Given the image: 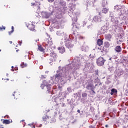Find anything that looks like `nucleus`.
<instances>
[{
    "instance_id": "obj_18",
    "label": "nucleus",
    "mask_w": 128,
    "mask_h": 128,
    "mask_svg": "<svg viewBox=\"0 0 128 128\" xmlns=\"http://www.w3.org/2000/svg\"><path fill=\"white\" fill-rule=\"evenodd\" d=\"M82 52H88V46H82Z\"/></svg>"
},
{
    "instance_id": "obj_10",
    "label": "nucleus",
    "mask_w": 128,
    "mask_h": 128,
    "mask_svg": "<svg viewBox=\"0 0 128 128\" xmlns=\"http://www.w3.org/2000/svg\"><path fill=\"white\" fill-rule=\"evenodd\" d=\"M42 16L43 18H50V14L46 12H42Z\"/></svg>"
},
{
    "instance_id": "obj_43",
    "label": "nucleus",
    "mask_w": 128,
    "mask_h": 128,
    "mask_svg": "<svg viewBox=\"0 0 128 128\" xmlns=\"http://www.w3.org/2000/svg\"><path fill=\"white\" fill-rule=\"evenodd\" d=\"M12 34V31L8 32L9 36H10V34Z\"/></svg>"
},
{
    "instance_id": "obj_13",
    "label": "nucleus",
    "mask_w": 128,
    "mask_h": 128,
    "mask_svg": "<svg viewBox=\"0 0 128 128\" xmlns=\"http://www.w3.org/2000/svg\"><path fill=\"white\" fill-rule=\"evenodd\" d=\"M58 4L62 6H66V3L64 0H59Z\"/></svg>"
},
{
    "instance_id": "obj_40",
    "label": "nucleus",
    "mask_w": 128,
    "mask_h": 128,
    "mask_svg": "<svg viewBox=\"0 0 128 128\" xmlns=\"http://www.w3.org/2000/svg\"><path fill=\"white\" fill-rule=\"evenodd\" d=\"M101 32H102V34H104V32H106V31H104V30L102 29L101 30Z\"/></svg>"
},
{
    "instance_id": "obj_3",
    "label": "nucleus",
    "mask_w": 128,
    "mask_h": 128,
    "mask_svg": "<svg viewBox=\"0 0 128 128\" xmlns=\"http://www.w3.org/2000/svg\"><path fill=\"white\" fill-rule=\"evenodd\" d=\"M64 42H65V46L67 48H68L70 50L74 46V44H72V42L68 40V38H62L61 40V42H60V44H64Z\"/></svg>"
},
{
    "instance_id": "obj_63",
    "label": "nucleus",
    "mask_w": 128,
    "mask_h": 128,
    "mask_svg": "<svg viewBox=\"0 0 128 128\" xmlns=\"http://www.w3.org/2000/svg\"><path fill=\"white\" fill-rule=\"evenodd\" d=\"M42 66H40V68L42 69Z\"/></svg>"
},
{
    "instance_id": "obj_2",
    "label": "nucleus",
    "mask_w": 128,
    "mask_h": 128,
    "mask_svg": "<svg viewBox=\"0 0 128 128\" xmlns=\"http://www.w3.org/2000/svg\"><path fill=\"white\" fill-rule=\"evenodd\" d=\"M110 18H111V22H112L110 28H112V30H116L118 28H119V26H122L124 22H120V24H118V18H114L112 14H110Z\"/></svg>"
},
{
    "instance_id": "obj_1",
    "label": "nucleus",
    "mask_w": 128,
    "mask_h": 128,
    "mask_svg": "<svg viewBox=\"0 0 128 128\" xmlns=\"http://www.w3.org/2000/svg\"><path fill=\"white\" fill-rule=\"evenodd\" d=\"M88 58L86 56H84L81 57V60L78 61V58H76L74 59L71 64L66 66L65 67L59 66L58 70H57L55 76V84H64L66 82V78L70 76V74H74V72L76 70L80 68V66H86L87 64L90 66V64H94V60L92 58Z\"/></svg>"
},
{
    "instance_id": "obj_28",
    "label": "nucleus",
    "mask_w": 128,
    "mask_h": 128,
    "mask_svg": "<svg viewBox=\"0 0 128 128\" xmlns=\"http://www.w3.org/2000/svg\"><path fill=\"white\" fill-rule=\"evenodd\" d=\"M106 4H108V2H106V1L103 0L102 1V6H106Z\"/></svg>"
},
{
    "instance_id": "obj_7",
    "label": "nucleus",
    "mask_w": 128,
    "mask_h": 128,
    "mask_svg": "<svg viewBox=\"0 0 128 128\" xmlns=\"http://www.w3.org/2000/svg\"><path fill=\"white\" fill-rule=\"evenodd\" d=\"M92 22H96V24H98V22H102V18L100 16H94L93 18V20H92Z\"/></svg>"
},
{
    "instance_id": "obj_26",
    "label": "nucleus",
    "mask_w": 128,
    "mask_h": 128,
    "mask_svg": "<svg viewBox=\"0 0 128 128\" xmlns=\"http://www.w3.org/2000/svg\"><path fill=\"white\" fill-rule=\"evenodd\" d=\"M22 68H26L28 64H24V62H22V64L20 65Z\"/></svg>"
},
{
    "instance_id": "obj_25",
    "label": "nucleus",
    "mask_w": 128,
    "mask_h": 128,
    "mask_svg": "<svg viewBox=\"0 0 128 128\" xmlns=\"http://www.w3.org/2000/svg\"><path fill=\"white\" fill-rule=\"evenodd\" d=\"M110 43L108 42H105L104 43V46L105 48H110Z\"/></svg>"
},
{
    "instance_id": "obj_55",
    "label": "nucleus",
    "mask_w": 128,
    "mask_h": 128,
    "mask_svg": "<svg viewBox=\"0 0 128 128\" xmlns=\"http://www.w3.org/2000/svg\"><path fill=\"white\" fill-rule=\"evenodd\" d=\"M42 124H40V126H39V128H40L42 126Z\"/></svg>"
},
{
    "instance_id": "obj_23",
    "label": "nucleus",
    "mask_w": 128,
    "mask_h": 128,
    "mask_svg": "<svg viewBox=\"0 0 128 128\" xmlns=\"http://www.w3.org/2000/svg\"><path fill=\"white\" fill-rule=\"evenodd\" d=\"M3 124H10V121L8 120H3Z\"/></svg>"
},
{
    "instance_id": "obj_51",
    "label": "nucleus",
    "mask_w": 128,
    "mask_h": 128,
    "mask_svg": "<svg viewBox=\"0 0 128 128\" xmlns=\"http://www.w3.org/2000/svg\"><path fill=\"white\" fill-rule=\"evenodd\" d=\"M66 106V104H62V106Z\"/></svg>"
},
{
    "instance_id": "obj_57",
    "label": "nucleus",
    "mask_w": 128,
    "mask_h": 128,
    "mask_svg": "<svg viewBox=\"0 0 128 128\" xmlns=\"http://www.w3.org/2000/svg\"><path fill=\"white\" fill-rule=\"evenodd\" d=\"M12 96H14V94H12Z\"/></svg>"
},
{
    "instance_id": "obj_61",
    "label": "nucleus",
    "mask_w": 128,
    "mask_h": 128,
    "mask_svg": "<svg viewBox=\"0 0 128 128\" xmlns=\"http://www.w3.org/2000/svg\"><path fill=\"white\" fill-rule=\"evenodd\" d=\"M12 68H14V66H12Z\"/></svg>"
},
{
    "instance_id": "obj_16",
    "label": "nucleus",
    "mask_w": 128,
    "mask_h": 128,
    "mask_svg": "<svg viewBox=\"0 0 128 128\" xmlns=\"http://www.w3.org/2000/svg\"><path fill=\"white\" fill-rule=\"evenodd\" d=\"M122 8V6L120 5H116L114 6V10L116 11L120 10Z\"/></svg>"
},
{
    "instance_id": "obj_58",
    "label": "nucleus",
    "mask_w": 128,
    "mask_h": 128,
    "mask_svg": "<svg viewBox=\"0 0 128 128\" xmlns=\"http://www.w3.org/2000/svg\"><path fill=\"white\" fill-rule=\"evenodd\" d=\"M105 126H106V128H108V125H106Z\"/></svg>"
},
{
    "instance_id": "obj_39",
    "label": "nucleus",
    "mask_w": 128,
    "mask_h": 128,
    "mask_svg": "<svg viewBox=\"0 0 128 128\" xmlns=\"http://www.w3.org/2000/svg\"><path fill=\"white\" fill-rule=\"evenodd\" d=\"M28 126H32V128H36V126L32 124H28Z\"/></svg>"
},
{
    "instance_id": "obj_22",
    "label": "nucleus",
    "mask_w": 128,
    "mask_h": 128,
    "mask_svg": "<svg viewBox=\"0 0 128 128\" xmlns=\"http://www.w3.org/2000/svg\"><path fill=\"white\" fill-rule=\"evenodd\" d=\"M97 44L99 46H100L102 44V40L100 39H98L97 41Z\"/></svg>"
},
{
    "instance_id": "obj_15",
    "label": "nucleus",
    "mask_w": 128,
    "mask_h": 128,
    "mask_svg": "<svg viewBox=\"0 0 128 128\" xmlns=\"http://www.w3.org/2000/svg\"><path fill=\"white\" fill-rule=\"evenodd\" d=\"M38 50H40V52H44V48L40 44H38Z\"/></svg>"
},
{
    "instance_id": "obj_44",
    "label": "nucleus",
    "mask_w": 128,
    "mask_h": 128,
    "mask_svg": "<svg viewBox=\"0 0 128 128\" xmlns=\"http://www.w3.org/2000/svg\"><path fill=\"white\" fill-rule=\"evenodd\" d=\"M69 38H73L72 35H70V36H69Z\"/></svg>"
},
{
    "instance_id": "obj_59",
    "label": "nucleus",
    "mask_w": 128,
    "mask_h": 128,
    "mask_svg": "<svg viewBox=\"0 0 128 128\" xmlns=\"http://www.w3.org/2000/svg\"><path fill=\"white\" fill-rule=\"evenodd\" d=\"M109 60H112V58H110Z\"/></svg>"
},
{
    "instance_id": "obj_41",
    "label": "nucleus",
    "mask_w": 128,
    "mask_h": 128,
    "mask_svg": "<svg viewBox=\"0 0 128 128\" xmlns=\"http://www.w3.org/2000/svg\"><path fill=\"white\" fill-rule=\"evenodd\" d=\"M41 78H46V76H41Z\"/></svg>"
},
{
    "instance_id": "obj_17",
    "label": "nucleus",
    "mask_w": 128,
    "mask_h": 128,
    "mask_svg": "<svg viewBox=\"0 0 128 128\" xmlns=\"http://www.w3.org/2000/svg\"><path fill=\"white\" fill-rule=\"evenodd\" d=\"M72 26H73L72 30H74V32H73V34H76L74 30H76V28H78V26H76V24H74V23L72 24Z\"/></svg>"
},
{
    "instance_id": "obj_50",
    "label": "nucleus",
    "mask_w": 128,
    "mask_h": 128,
    "mask_svg": "<svg viewBox=\"0 0 128 128\" xmlns=\"http://www.w3.org/2000/svg\"><path fill=\"white\" fill-rule=\"evenodd\" d=\"M45 74H48V71H46Z\"/></svg>"
},
{
    "instance_id": "obj_47",
    "label": "nucleus",
    "mask_w": 128,
    "mask_h": 128,
    "mask_svg": "<svg viewBox=\"0 0 128 128\" xmlns=\"http://www.w3.org/2000/svg\"><path fill=\"white\" fill-rule=\"evenodd\" d=\"M32 6H36V4L35 3H32Z\"/></svg>"
},
{
    "instance_id": "obj_52",
    "label": "nucleus",
    "mask_w": 128,
    "mask_h": 128,
    "mask_svg": "<svg viewBox=\"0 0 128 128\" xmlns=\"http://www.w3.org/2000/svg\"><path fill=\"white\" fill-rule=\"evenodd\" d=\"M126 66L128 67V60L126 62Z\"/></svg>"
},
{
    "instance_id": "obj_33",
    "label": "nucleus",
    "mask_w": 128,
    "mask_h": 128,
    "mask_svg": "<svg viewBox=\"0 0 128 128\" xmlns=\"http://www.w3.org/2000/svg\"><path fill=\"white\" fill-rule=\"evenodd\" d=\"M88 28L89 30H92V24H90L88 26Z\"/></svg>"
},
{
    "instance_id": "obj_32",
    "label": "nucleus",
    "mask_w": 128,
    "mask_h": 128,
    "mask_svg": "<svg viewBox=\"0 0 128 128\" xmlns=\"http://www.w3.org/2000/svg\"><path fill=\"white\" fill-rule=\"evenodd\" d=\"M72 20H73V22H78V18H76V17H75L74 18H72Z\"/></svg>"
},
{
    "instance_id": "obj_31",
    "label": "nucleus",
    "mask_w": 128,
    "mask_h": 128,
    "mask_svg": "<svg viewBox=\"0 0 128 128\" xmlns=\"http://www.w3.org/2000/svg\"><path fill=\"white\" fill-rule=\"evenodd\" d=\"M86 24H88V21L86 20L83 21V26H84Z\"/></svg>"
},
{
    "instance_id": "obj_14",
    "label": "nucleus",
    "mask_w": 128,
    "mask_h": 128,
    "mask_svg": "<svg viewBox=\"0 0 128 128\" xmlns=\"http://www.w3.org/2000/svg\"><path fill=\"white\" fill-rule=\"evenodd\" d=\"M27 28H28L29 30H32L34 32V24H28V26H27Z\"/></svg>"
},
{
    "instance_id": "obj_62",
    "label": "nucleus",
    "mask_w": 128,
    "mask_h": 128,
    "mask_svg": "<svg viewBox=\"0 0 128 128\" xmlns=\"http://www.w3.org/2000/svg\"><path fill=\"white\" fill-rule=\"evenodd\" d=\"M6 80H9V79H8V78H7V79H6Z\"/></svg>"
},
{
    "instance_id": "obj_64",
    "label": "nucleus",
    "mask_w": 128,
    "mask_h": 128,
    "mask_svg": "<svg viewBox=\"0 0 128 128\" xmlns=\"http://www.w3.org/2000/svg\"><path fill=\"white\" fill-rule=\"evenodd\" d=\"M99 15L100 16V13H99Z\"/></svg>"
},
{
    "instance_id": "obj_53",
    "label": "nucleus",
    "mask_w": 128,
    "mask_h": 128,
    "mask_svg": "<svg viewBox=\"0 0 128 128\" xmlns=\"http://www.w3.org/2000/svg\"><path fill=\"white\" fill-rule=\"evenodd\" d=\"M9 42H10V44H12V41H10Z\"/></svg>"
},
{
    "instance_id": "obj_6",
    "label": "nucleus",
    "mask_w": 128,
    "mask_h": 128,
    "mask_svg": "<svg viewBox=\"0 0 128 128\" xmlns=\"http://www.w3.org/2000/svg\"><path fill=\"white\" fill-rule=\"evenodd\" d=\"M104 62H106V60L102 57H100L97 60V64L99 66H102L104 64Z\"/></svg>"
},
{
    "instance_id": "obj_36",
    "label": "nucleus",
    "mask_w": 128,
    "mask_h": 128,
    "mask_svg": "<svg viewBox=\"0 0 128 128\" xmlns=\"http://www.w3.org/2000/svg\"><path fill=\"white\" fill-rule=\"evenodd\" d=\"M48 2H54V0H48Z\"/></svg>"
},
{
    "instance_id": "obj_54",
    "label": "nucleus",
    "mask_w": 128,
    "mask_h": 128,
    "mask_svg": "<svg viewBox=\"0 0 128 128\" xmlns=\"http://www.w3.org/2000/svg\"><path fill=\"white\" fill-rule=\"evenodd\" d=\"M92 92H94V94H96V92H94V90H92Z\"/></svg>"
},
{
    "instance_id": "obj_45",
    "label": "nucleus",
    "mask_w": 128,
    "mask_h": 128,
    "mask_svg": "<svg viewBox=\"0 0 128 128\" xmlns=\"http://www.w3.org/2000/svg\"><path fill=\"white\" fill-rule=\"evenodd\" d=\"M19 46H22V41L21 42L20 41H18Z\"/></svg>"
},
{
    "instance_id": "obj_21",
    "label": "nucleus",
    "mask_w": 128,
    "mask_h": 128,
    "mask_svg": "<svg viewBox=\"0 0 128 128\" xmlns=\"http://www.w3.org/2000/svg\"><path fill=\"white\" fill-rule=\"evenodd\" d=\"M108 8H103L102 9V12L103 14H108Z\"/></svg>"
},
{
    "instance_id": "obj_11",
    "label": "nucleus",
    "mask_w": 128,
    "mask_h": 128,
    "mask_svg": "<svg viewBox=\"0 0 128 128\" xmlns=\"http://www.w3.org/2000/svg\"><path fill=\"white\" fill-rule=\"evenodd\" d=\"M86 88L90 90H94V86L92 84H88L86 86Z\"/></svg>"
},
{
    "instance_id": "obj_24",
    "label": "nucleus",
    "mask_w": 128,
    "mask_h": 128,
    "mask_svg": "<svg viewBox=\"0 0 128 128\" xmlns=\"http://www.w3.org/2000/svg\"><path fill=\"white\" fill-rule=\"evenodd\" d=\"M49 118L48 116L46 115L42 117V120L44 122H46V120H48Z\"/></svg>"
},
{
    "instance_id": "obj_4",
    "label": "nucleus",
    "mask_w": 128,
    "mask_h": 128,
    "mask_svg": "<svg viewBox=\"0 0 128 128\" xmlns=\"http://www.w3.org/2000/svg\"><path fill=\"white\" fill-rule=\"evenodd\" d=\"M50 86V84H48V82L44 81L42 84H41L40 88L42 90H46L48 94L52 92V86Z\"/></svg>"
},
{
    "instance_id": "obj_5",
    "label": "nucleus",
    "mask_w": 128,
    "mask_h": 128,
    "mask_svg": "<svg viewBox=\"0 0 128 128\" xmlns=\"http://www.w3.org/2000/svg\"><path fill=\"white\" fill-rule=\"evenodd\" d=\"M46 38L47 40V43H44V44L47 48H50L53 44L52 41V38H50V35L47 34V38Z\"/></svg>"
},
{
    "instance_id": "obj_35",
    "label": "nucleus",
    "mask_w": 128,
    "mask_h": 128,
    "mask_svg": "<svg viewBox=\"0 0 128 128\" xmlns=\"http://www.w3.org/2000/svg\"><path fill=\"white\" fill-rule=\"evenodd\" d=\"M67 90L69 92H72V88H68Z\"/></svg>"
},
{
    "instance_id": "obj_46",
    "label": "nucleus",
    "mask_w": 128,
    "mask_h": 128,
    "mask_svg": "<svg viewBox=\"0 0 128 128\" xmlns=\"http://www.w3.org/2000/svg\"><path fill=\"white\" fill-rule=\"evenodd\" d=\"M90 128H96L94 126H90Z\"/></svg>"
},
{
    "instance_id": "obj_37",
    "label": "nucleus",
    "mask_w": 128,
    "mask_h": 128,
    "mask_svg": "<svg viewBox=\"0 0 128 128\" xmlns=\"http://www.w3.org/2000/svg\"><path fill=\"white\" fill-rule=\"evenodd\" d=\"M14 26H12V30H11V32H14Z\"/></svg>"
},
{
    "instance_id": "obj_30",
    "label": "nucleus",
    "mask_w": 128,
    "mask_h": 128,
    "mask_svg": "<svg viewBox=\"0 0 128 128\" xmlns=\"http://www.w3.org/2000/svg\"><path fill=\"white\" fill-rule=\"evenodd\" d=\"M76 38H79V40H82L83 38V37L80 36V35H78L76 36Z\"/></svg>"
},
{
    "instance_id": "obj_19",
    "label": "nucleus",
    "mask_w": 128,
    "mask_h": 128,
    "mask_svg": "<svg viewBox=\"0 0 128 128\" xmlns=\"http://www.w3.org/2000/svg\"><path fill=\"white\" fill-rule=\"evenodd\" d=\"M115 50L116 52H120V51L122 50V48H120V46H117L115 48Z\"/></svg>"
},
{
    "instance_id": "obj_34",
    "label": "nucleus",
    "mask_w": 128,
    "mask_h": 128,
    "mask_svg": "<svg viewBox=\"0 0 128 128\" xmlns=\"http://www.w3.org/2000/svg\"><path fill=\"white\" fill-rule=\"evenodd\" d=\"M124 71H121L120 72V73H118V76H122V74H124Z\"/></svg>"
},
{
    "instance_id": "obj_42",
    "label": "nucleus",
    "mask_w": 128,
    "mask_h": 128,
    "mask_svg": "<svg viewBox=\"0 0 128 128\" xmlns=\"http://www.w3.org/2000/svg\"><path fill=\"white\" fill-rule=\"evenodd\" d=\"M122 41L120 40L119 41H118L117 42V44H120V42H121Z\"/></svg>"
},
{
    "instance_id": "obj_56",
    "label": "nucleus",
    "mask_w": 128,
    "mask_h": 128,
    "mask_svg": "<svg viewBox=\"0 0 128 128\" xmlns=\"http://www.w3.org/2000/svg\"><path fill=\"white\" fill-rule=\"evenodd\" d=\"M6 76H8V74H6Z\"/></svg>"
},
{
    "instance_id": "obj_48",
    "label": "nucleus",
    "mask_w": 128,
    "mask_h": 128,
    "mask_svg": "<svg viewBox=\"0 0 128 128\" xmlns=\"http://www.w3.org/2000/svg\"><path fill=\"white\" fill-rule=\"evenodd\" d=\"M110 94H111V96H112V94H114V92H110Z\"/></svg>"
},
{
    "instance_id": "obj_27",
    "label": "nucleus",
    "mask_w": 128,
    "mask_h": 128,
    "mask_svg": "<svg viewBox=\"0 0 128 128\" xmlns=\"http://www.w3.org/2000/svg\"><path fill=\"white\" fill-rule=\"evenodd\" d=\"M88 96V94L86 92H82V98H86Z\"/></svg>"
},
{
    "instance_id": "obj_20",
    "label": "nucleus",
    "mask_w": 128,
    "mask_h": 128,
    "mask_svg": "<svg viewBox=\"0 0 128 128\" xmlns=\"http://www.w3.org/2000/svg\"><path fill=\"white\" fill-rule=\"evenodd\" d=\"M105 38L107 40H110V38H112V35L110 34H108L106 35Z\"/></svg>"
},
{
    "instance_id": "obj_12",
    "label": "nucleus",
    "mask_w": 128,
    "mask_h": 128,
    "mask_svg": "<svg viewBox=\"0 0 128 128\" xmlns=\"http://www.w3.org/2000/svg\"><path fill=\"white\" fill-rule=\"evenodd\" d=\"M58 48L60 54H64L66 52V49H64V46L58 47Z\"/></svg>"
},
{
    "instance_id": "obj_49",
    "label": "nucleus",
    "mask_w": 128,
    "mask_h": 128,
    "mask_svg": "<svg viewBox=\"0 0 128 128\" xmlns=\"http://www.w3.org/2000/svg\"><path fill=\"white\" fill-rule=\"evenodd\" d=\"M77 112H78L80 114V110H78Z\"/></svg>"
},
{
    "instance_id": "obj_9",
    "label": "nucleus",
    "mask_w": 128,
    "mask_h": 128,
    "mask_svg": "<svg viewBox=\"0 0 128 128\" xmlns=\"http://www.w3.org/2000/svg\"><path fill=\"white\" fill-rule=\"evenodd\" d=\"M56 34L57 36H62L63 38H64L63 39L64 40L68 38V36H66V34L64 33V32L63 31H57Z\"/></svg>"
},
{
    "instance_id": "obj_38",
    "label": "nucleus",
    "mask_w": 128,
    "mask_h": 128,
    "mask_svg": "<svg viewBox=\"0 0 128 128\" xmlns=\"http://www.w3.org/2000/svg\"><path fill=\"white\" fill-rule=\"evenodd\" d=\"M2 28L4 30H6V27L4 26H2V27H0V30H2Z\"/></svg>"
},
{
    "instance_id": "obj_29",
    "label": "nucleus",
    "mask_w": 128,
    "mask_h": 128,
    "mask_svg": "<svg viewBox=\"0 0 128 128\" xmlns=\"http://www.w3.org/2000/svg\"><path fill=\"white\" fill-rule=\"evenodd\" d=\"M111 92H113L114 94H116V92H118V91L116 90L114 88L112 89Z\"/></svg>"
},
{
    "instance_id": "obj_8",
    "label": "nucleus",
    "mask_w": 128,
    "mask_h": 128,
    "mask_svg": "<svg viewBox=\"0 0 128 128\" xmlns=\"http://www.w3.org/2000/svg\"><path fill=\"white\" fill-rule=\"evenodd\" d=\"M56 54L54 52H52L50 53V60L51 62H56Z\"/></svg>"
},
{
    "instance_id": "obj_60",
    "label": "nucleus",
    "mask_w": 128,
    "mask_h": 128,
    "mask_svg": "<svg viewBox=\"0 0 128 128\" xmlns=\"http://www.w3.org/2000/svg\"><path fill=\"white\" fill-rule=\"evenodd\" d=\"M12 70L13 72H14V70Z\"/></svg>"
}]
</instances>
